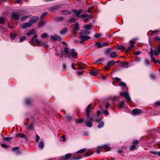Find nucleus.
I'll list each match as a JSON object with an SVG mask.
<instances>
[{
    "label": "nucleus",
    "instance_id": "473e14b6",
    "mask_svg": "<svg viewBox=\"0 0 160 160\" xmlns=\"http://www.w3.org/2000/svg\"><path fill=\"white\" fill-rule=\"evenodd\" d=\"M90 32H89L85 30H82L81 32V34L88 35L90 34Z\"/></svg>",
    "mask_w": 160,
    "mask_h": 160
},
{
    "label": "nucleus",
    "instance_id": "8fccbe9b",
    "mask_svg": "<svg viewBox=\"0 0 160 160\" xmlns=\"http://www.w3.org/2000/svg\"><path fill=\"white\" fill-rule=\"evenodd\" d=\"M86 148H84L81 149L78 151V152H79L81 153H83L86 150Z\"/></svg>",
    "mask_w": 160,
    "mask_h": 160
},
{
    "label": "nucleus",
    "instance_id": "4be33fe9",
    "mask_svg": "<svg viewBox=\"0 0 160 160\" xmlns=\"http://www.w3.org/2000/svg\"><path fill=\"white\" fill-rule=\"evenodd\" d=\"M34 128V124L33 123H31L30 124L26 127L27 129L30 130L33 129Z\"/></svg>",
    "mask_w": 160,
    "mask_h": 160
},
{
    "label": "nucleus",
    "instance_id": "e2e57ef3",
    "mask_svg": "<svg viewBox=\"0 0 160 160\" xmlns=\"http://www.w3.org/2000/svg\"><path fill=\"white\" fill-rule=\"evenodd\" d=\"M36 142H38L39 141V139H40V137L37 134H36Z\"/></svg>",
    "mask_w": 160,
    "mask_h": 160
},
{
    "label": "nucleus",
    "instance_id": "5fc2aeb1",
    "mask_svg": "<svg viewBox=\"0 0 160 160\" xmlns=\"http://www.w3.org/2000/svg\"><path fill=\"white\" fill-rule=\"evenodd\" d=\"M45 23L43 22H39L38 23V27L39 28H41Z\"/></svg>",
    "mask_w": 160,
    "mask_h": 160
},
{
    "label": "nucleus",
    "instance_id": "f704fd0d",
    "mask_svg": "<svg viewBox=\"0 0 160 160\" xmlns=\"http://www.w3.org/2000/svg\"><path fill=\"white\" fill-rule=\"evenodd\" d=\"M3 140L4 141L9 142L12 140V138L10 137H4L3 138Z\"/></svg>",
    "mask_w": 160,
    "mask_h": 160
},
{
    "label": "nucleus",
    "instance_id": "4d7b16f0",
    "mask_svg": "<svg viewBox=\"0 0 160 160\" xmlns=\"http://www.w3.org/2000/svg\"><path fill=\"white\" fill-rule=\"evenodd\" d=\"M102 112L104 115H108L109 114L108 112L106 110H103L102 111Z\"/></svg>",
    "mask_w": 160,
    "mask_h": 160
},
{
    "label": "nucleus",
    "instance_id": "49530a36",
    "mask_svg": "<svg viewBox=\"0 0 160 160\" xmlns=\"http://www.w3.org/2000/svg\"><path fill=\"white\" fill-rule=\"evenodd\" d=\"M119 86L121 87H125L127 89H128L127 88L126 86V84L123 82H121L119 84Z\"/></svg>",
    "mask_w": 160,
    "mask_h": 160
},
{
    "label": "nucleus",
    "instance_id": "6e6552de",
    "mask_svg": "<svg viewBox=\"0 0 160 160\" xmlns=\"http://www.w3.org/2000/svg\"><path fill=\"white\" fill-rule=\"evenodd\" d=\"M71 156V154H67L65 156H62L61 158V160H69Z\"/></svg>",
    "mask_w": 160,
    "mask_h": 160
},
{
    "label": "nucleus",
    "instance_id": "e433bc0d",
    "mask_svg": "<svg viewBox=\"0 0 160 160\" xmlns=\"http://www.w3.org/2000/svg\"><path fill=\"white\" fill-rule=\"evenodd\" d=\"M152 61L155 63H158L160 64V61L156 60L153 57H152Z\"/></svg>",
    "mask_w": 160,
    "mask_h": 160
},
{
    "label": "nucleus",
    "instance_id": "c9c22d12",
    "mask_svg": "<svg viewBox=\"0 0 160 160\" xmlns=\"http://www.w3.org/2000/svg\"><path fill=\"white\" fill-rule=\"evenodd\" d=\"M76 19L75 18H71L69 19L68 21V22L69 23H72L74 22H75Z\"/></svg>",
    "mask_w": 160,
    "mask_h": 160
},
{
    "label": "nucleus",
    "instance_id": "7ed1b4c3",
    "mask_svg": "<svg viewBox=\"0 0 160 160\" xmlns=\"http://www.w3.org/2000/svg\"><path fill=\"white\" fill-rule=\"evenodd\" d=\"M120 94L121 96H124L128 102L131 101V98L130 97L128 93V92H120Z\"/></svg>",
    "mask_w": 160,
    "mask_h": 160
},
{
    "label": "nucleus",
    "instance_id": "3c124183",
    "mask_svg": "<svg viewBox=\"0 0 160 160\" xmlns=\"http://www.w3.org/2000/svg\"><path fill=\"white\" fill-rule=\"evenodd\" d=\"M48 13L47 12H44L43 14H42L40 16V18L42 19L45 16L47 15Z\"/></svg>",
    "mask_w": 160,
    "mask_h": 160
},
{
    "label": "nucleus",
    "instance_id": "f8f14e48",
    "mask_svg": "<svg viewBox=\"0 0 160 160\" xmlns=\"http://www.w3.org/2000/svg\"><path fill=\"white\" fill-rule=\"evenodd\" d=\"M160 53V47H158L155 48L154 49V55L157 56Z\"/></svg>",
    "mask_w": 160,
    "mask_h": 160
},
{
    "label": "nucleus",
    "instance_id": "20e7f679",
    "mask_svg": "<svg viewBox=\"0 0 160 160\" xmlns=\"http://www.w3.org/2000/svg\"><path fill=\"white\" fill-rule=\"evenodd\" d=\"M70 54L69 56H68V57L69 58H71V57L72 56L73 58L75 57H76L78 55V53L74 49H72L70 51L69 53Z\"/></svg>",
    "mask_w": 160,
    "mask_h": 160
},
{
    "label": "nucleus",
    "instance_id": "de8ad7c7",
    "mask_svg": "<svg viewBox=\"0 0 160 160\" xmlns=\"http://www.w3.org/2000/svg\"><path fill=\"white\" fill-rule=\"evenodd\" d=\"M112 50L111 48H107L105 51V52L106 54H108L109 52H111Z\"/></svg>",
    "mask_w": 160,
    "mask_h": 160
},
{
    "label": "nucleus",
    "instance_id": "9b49d317",
    "mask_svg": "<svg viewBox=\"0 0 160 160\" xmlns=\"http://www.w3.org/2000/svg\"><path fill=\"white\" fill-rule=\"evenodd\" d=\"M62 7L61 5H58L51 7L50 9L51 11L52 12L57 9L60 8Z\"/></svg>",
    "mask_w": 160,
    "mask_h": 160
},
{
    "label": "nucleus",
    "instance_id": "09e8293b",
    "mask_svg": "<svg viewBox=\"0 0 160 160\" xmlns=\"http://www.w3.org/2000/svg\"><path fill=\"white\" fill-rule=\"evenodd\" d=\"M83 122V119L82 118H80L78 119L77 121H76V122L77 123H81Z\"/></svg>",
    "mask_w": 160,
    "mask_h": 160
},
{
    "label": "nucleus",
    "instance_id": "dca6fc26",
    "mask_svg": "<svg viewBox=\"0 0 160 160\" xmlns=\"http://www.w3.org/2000/svg\"><path fill=\"white\" fill-rule=\"evenodd\" d=\"M141 112H142L140 110L138 109H135L132 110V114L133 115H135L136 114H139Z\"/></svg>",
    "mask_w": 160,
    "mask_h": 160
},
{
    "label": "nucleus",
    "instance_id": "338daca9",
    "mask_svg": "<svg viewBox=\"0 0 160 160\" xmlns=\"http://www.w3.org/2000/svg\"><path fill=\"white\" fill-rule=\"evenodd\" d=\"M93 8V6H92L91 7L89 8L88 9V11L89 12H90V11L92 10V9Z\"/></svg>",
    "mask_w": 160,
    "mask_h": 160
},
{
    "label": "nucleus",
    "instance_id": "4c0bfd02",
    "mask_svg": "<svg viewBox=\"0 0 160 160\" xmlns=\"http://www.w3.org/2000/svg\"><path fill=\"white\" fill-rule=\"evenodd\" d=\"M145 65L147 66H150L151 65V63L149 60L146 59L144 60Z\"/></svg>",
    "mask_w": 160,
    "mask_h": 160
},
{
    "label": "nucleus",
    "instance_id": "0e129e2a",
    "mask_svg": "<svg viewBox=\"0 0 160 160\" xmlns=\"http://www.w3.org/2000/svg\"><path fill=\"white\" fill-rule=\"evenodd\" d=\"M110 106V104L108 102H107L105 104V108L106 109L108 108Z\"/></svg>",
    "mask_w": 160,
    "mask_h": 160
},
{
    "label": "nucleus",
    "instance_id": "69168bd1",
    "mask_svg": "<svg viewBox=\"0 0 160 160\" xmlns=\"http://www.w3.org/2000/svg\"><path fill=\"white\" fill-rule=\"evenodd\" d=\"M141 53V52L139 51H137L134 53V54L135 55H140Z\"/></svg>",
    "mask_w": 160,
    "mask_h": 160
},
{
    "label": "nucleus",
    "instance_id": "412c9836",
    "mask_svg": "<svg viewBox=\"0 0 160 160\" xmlns=\"http://www.w3.org/2000/svg\"><path fill=\"white\" fill-rule=\"evenodd\" d=\"M98 70H93L90 72V73L92 76H96L98 74Z\"/></svg>",
    "mask_w": 160,
    "mask_h": 160
},
{
    "label": "nucleus",
    "instance_id": "0eeeda50",
    "mask_svg": "<svg viewBox=\"0 0 160 160\" xmlns=\"http://www.w3.org/2000/svg\"><path fill=\"white\" fill-rule=\"evenodd\" d=\"M72 12L75 13V15L78 17L80 18L81 15L80 14L81 13L82 10L81 9H80L79 10H77L76 9H72Z\"/></svg>",
    "mask_w": 160,
    "mask_h": 160
},
{
    "label": "nucleus",
    "instance_id": "a18cd8bd",
    "mask_svg": "<svg viewBox=\"0 0 160 160\" xmlns=\"http://www.w3.org/2000/svg\"><path fill=\"white\" fill-rule=\"evenodd\" d=\"M26 39V37L25 36H23L20 38L19 39V42H22L24 41Z\"/></svg>",
    "mask_w": 160,
    "mask_h": 160
},
{
    "label": "nucleus",
    "instance_id": "393cba45",
    "mask_svg": "<svg viewBox=\"0 0 160 160\" xmlns=\"http://www.w3.org/2000/svg\"><path fill=\"white\" fill-rule=\"evenodd\" d=\"M102 147L106 149L107 151H109L110 150L111 148L109 147L108 145H104L102 146Z\"/></svg>",
    "mask_w": 160,
    "mask_h": 160
},
{
    "label": "nucleus",
    "instance_id": "6e6d98bb",
    "mask_svg": "<svg viewBox=\"0 0 160 160\" xmlns=\"http://www.w3.org/2000/svg\"><path fill=\"white\" fill-rule=\"evenodd\" d=\"M136 148V146L135 145H132L131 146V147L130 148V149L131 150H135Z\"/></svg>",
    "mask_w": 160,
    "mask_h": 160
},
{
    "label": "nucleus",
    "instance_id": "1a4fd4ad",
    "mask_svg": "<svg viewBox=\"0 0 160 160\" xmlns=\"http://www.w3.org/2000/svg\"><path fill=\"white\" fill-rule=\"evenodd\" d=\"M91 107V104H89L87 107L86 110V117H89L90 115V108Z\"/></svg>",
    "mask_w": 160,
    "mask_h": 160
},
{
    "label": "nucleus",
    "instance_id": "bf43d9fd",
    "mask_svg": "<svg viewBox=\"0 0 160 160\" xmlns=\"http://www.w3.org/2000/svg\"><path fill=\"white\" fill-rule=\"evenodd\" d=\"M19 137L21 138H25V139H27V138L26 137V136L22 133H21Z\"/></svg>",
    "mask_w": 160,
    "mask_h": 160
},
{
    "label": "nucleus",
    "instance_id": "423d86ee",
    "mask_svg": "<svg viewBox=\"0 0 160 160\" xmlns=\"http://www.w3.org/2000/svg\"><path fill=\"white\" fill-rule=\"evenodd\" d=\"M79 38L81 40V41L80 42L81 43H82L83 42L87 40L90 38V37L89 36H84L82 34L79 36Z\"/></svg>",
    "mask_w": 160,
    "mask_h": 160
},
{
    "label": "nucleus",
    "instance_id": "58836bf2",
    "mask_svg": "<svg viewBox=\"0 0 160 160\" xmlns=\"http://www.w3.org/2000/svg\"><path fill=\"white\" fill-rule=\"evenodd\" d=\"M150 55L151 56V58L152 59V57H153L152 56L154 55V50H153L152 48H150V51L149 52Z\"/></svg>",
    "mask_w": 160,
    "mask_h": 160
},
{
    "label": "nucleus",
    "instance_id": "aec40b11",
    "mask_svg": "<svg viewBox=\"0 0 160 160\" xmlns=\"http://www.w3.org/2000/svg\"><path fill=\"white\" fill-rule=\"evenodd\" d=\"M79 29V25L78 23H76L75 25L74 28L73 30V33L75 34L77 31H78Z\"/></svg>",
    "mask_w": 160,
    "mask_h": 160
},
{
    "label": "nucleus",
    "instance_id": "f257e3e1",
    "mask_svg": "<svg viewBox=\"0 0 160 160\" xmlns=\"http://www.w3.org/2000/svg\"><path fill=\"white\" fill-rule=\"evenodd\" d=\"M22 12L23 11H21L19 12L18 13H12L11 14V17L16 20H18L20 18L19 16L22 15Z\"/></svg>",
    "mask_w": 160,
    "mask_h": 160
},
{
    "label": "nucleus",
    "instance_id": "b1692460",
    "mask_svg": "<svg viewBox=\"0 0 160 160\" xmlns=\"http://www.w3.org/2000/svg\"><path fill=\"white\" fill-rule=\"evenodd\" d=\"M117 54L115 52H112L110 54V56L111 58H113L117 57Z\"/></svg>",
    "mask_w": 160,
    "mask_h": 160
},
{
    "label": "nucleus",
    "instance_id": "a19ab883",
    "mask_svg": "<svg viewBox=\"0 0 160 160\" xmlns=\"http://www.w3.org/2000/svg\"><path fill=\"white\" fill-rule=\"evenodd\" d=\"M117 49L118 50H123L125 49V48L123 46L120 45L118 47Z\"/></svg>",
    "mask_w": 160,
    "mask_h": 160
},
{
    "label": "nucleus",
    "instance_id": "a211bd4d",
    "mask_svg": "<svg viewBox=\"0 0 160 160\" xmlns=\"http://www.w3.org/2000/svg\"><path fill=\"white\" fill-rule=\"evenodd\" d=\"M61 14L62 15H69L71 14V12H69L68 10L64 9L61 11Z\"/></svg>",
    "mask_w": 160,
    "mask_h": 160
},
{
    "label": "nucleus",
    "instance_id": "39448f33",
    "mask_svg": "<svg viewBox=\"0 0 160 160\" xmlns=\"http://www.w3.org/2000/svg\"><path fill=\"white\" fill-rule=\"evenodd\" d=\"M32 26L30 22H25L20 25V27L22 29H25Z\"/></svg>",
    "mask_w": 160,
    "mask_h": 160
},
{
    "label": "nucleus",
    "instance_id": "680f3d73",
    "mask_svg": "<svg viewBox=\"0 0 160 160\" xmlns=\"http://www.w3.org/2000/svg\"><path fill=\"white\" fill-rule=\"evenodd\" d=\"M101 36V34L97 33L94 35V37L96 38H98Z\"/></svg>",
    "mask_w": 160,
    "mask_h": 160
},
{
    "label": "nucleus",
    "instance_id": "2eb2a0df",
    "mask_svg": "<svg viewBox=\"0 0 160 160\" xmlns=\"http://www.w3.org/2000/svg\"><path fill=\"white\" fill-rule=\"evenodd\" d=\"M124 104V102L123 101H120L118 104L119 109H121V108H123Z\"/></svg>",
    "mask_w": 160,
    "mask_h": 160
},
{
    "label": "nucleus",
    "instance_id": "603ef678",
    "mask_svg": "<svg viewBox=\"0 0 160 160\" xmlns=\"http://www.w3.org/2000/svg\"><path fill=\"white\" fill-rule=\"evenodd\" d=\"M5 22V19L4 18L2 17L0 18V23L3 24Z\"/></svg>",
    "mask_w": 160,
    "mask_h": 160
},
{
    "label": "nucleus",
    "instance_id": "052dcab7",
    "mask_svg": "<svg viewBox=\"0 0 160 160\" xmlns=\"http://www.w3.org/2000/svg\"><path fill=\"white\" fill-rule=\"evenodd\" d=\"M28 17L29 16H23L21 18V20L22 21H24L25 20H26Z\"/></svg>",
    "mask_w": 160,
    "mask_h": 160
},
{
    "label": "nucleus",
    "instance_id": "5701e85b",
    "mask_svg": "<svg viewBox=\"0 0 160 160\" xmlns=\"http://www.w3.org/2000/svg\"><path fill=\"white\" fill-rule=\"evenodd\" d=\"M64 52L65 53V54H66L67 55L68 57V56H69L70 54H69V53L70 52V51H69L68 48L66 47H65L64 48Z\"/></svg>",
    "mask_w": 160,
    "mask_h": 160
},
{
    "label": "nucleus",
    "instance_id": "6ab92c4d",
    "mask_svg": "<svg viewBox=\"0 0 160 160\" xmlns=\"http://www.w3.org/2000/svg\"><path fill=\"white\" fill-rule=\"evenodd\" d=\"M35 32V30L34 29H32L31 30H30L27 32L26 35L27 36H29L32 34H34Z\"/></svg>",
    "mask_w": 160,
    "mask_h": 160
},
{
    "label": "nucleus",
    "instance_id": "bb28decb",
    "mask_svg": "<svg viewBox=\"0 0 160 160\" xmlns=\"http://www.w3.org/2000/svg\"><path fill=\"white\" fill-rule=\"evenodd\" d=\"M115 62L113 61H112V60H110V61H109L108 62H107V65L109 66H112V65H113L115 64Z\"/></svg>",
    "mask_w": 160,
    "mask_h": 160
},
{
    "label": "nucleus",
    "instance_id": "37998d69",
    "mask_svg": "<svg viewBox=\"0 0 160 160\" xmlns=\"http://www.w3.org/2000/svg\"><path fill=\"white\" fill-rule=\"evenodd\" d=\"M26 104L27 105H29L31 102V100L30 99H27L26 100Z\"/></svg>",
    "mask_w": 160,
    "mask_h": 160
},
{
    "label": "nucleus",
    "instance_id": "f03ea898",
    "mask_svg": "<svg viewBox=\"0 0 160 160\" xmlns=\"http://www.w3.org/2000/svg\"><path fill=\"white\" fill-rule=\"evenodd\" d=\"M87 119L85 123L87 126L89 127H91L92 126V122L93 119L92 117H87Z\"/></svg>",
    "mask_w": 160,
    "mask_h": 160
},
{
    "label": "nucleus",
    "instance_id": "ddd939ff",
    "mask_svg": "<svg viewBox=\"0 0 160 160\" xmlns=\"http://www.w3.org/2000/svg\"><path fill=\"white\" fill-rule=\"evenodd\" d=\"M35 42L37 45L39 46H42L44 45V42L43 41H39L38 39H36L35 40Z\"/></svg>",
    "mask_w": 160,
    "mask_h": 160
},
{
    "label": "nucleus",
    "instance_id": "a878e982",
    "mask_svg": "<svg viewBox=\"0 0 160 160\" xmlns=\"http://www.w3.org/2000/svg\"><path fill=\"white\" fill-rule=\"evenodd\" d=\"M20 147H16L13 148H12V151H17V153L18 154L19 153V151H18V150L19 149Z\"/></svg>",
    "mask_w": 160,
    "mask_h": 160
},
{
    "label": "nucleus",
    "instance_id": "c85d7f7f",
    "mask_svg": "<svg viewBox=\"0 0 160 160\" xmlns=\"http://www.w3.org/2000/svg\"><path fill=\"white\" fill-rule=\"evenodd\" d=\"M104 59L102 58H101L97 60L94 63L96 64L100 63L103 61Z\"/></svg>",
    "mask_w": 160,
    "mask_h": 160
},
{
    "label": "nucleus",
    "instance_id": "13d9d810",
    "mask_svg": "<svg viewBox=\"0 0 160 160\" xmlns=\"http://www.w3.org/2000/svg\"><path fill=\"white\" fill-rule=\"evenodd\" d=\"M10 38L11 39L13 40L16 37V35L14 33H12L10 35Z\"/></svg>",
    "mask_w": 160,
    "mask_h": 160
},
{
    "label": "nucleus",
    "instance_id": "864d4df0",
    "mask_svg": "<svg viewBox=\"0 0 160 160\" xmlns=\"http://www.w3.org/2000/svg\"><path fill=\"white\" fill-rule=\"evenodd\" d=\"M50 37L54 41H56L57 40V35H55L54 36H51Z\"/></svg>",
    "mask_w": 160,
    "mask_h": 160
},
{
    "label": "nucleus",
    "instance_id": "72a5a7b5",
    "mask_svg": "<svg viewBox=\"0 0 160 160\" xmlns=\"http://www.w3.org/2000/svg\"><path fill=\"white\" fill-rule=\"evenodd\" d=\"M38 146L41 149H42L43 148L44 146V143L43 141H41L39 142L38 144Z\"/></svg>",
    "mask_w": 160,
    "mask_h": 160
},
{
    "label": "nucleus",
    "instance_id": "ea45409f",
    "mask_svg": "<svg viewBox=\"0 0 160 160\" xmlns=\"http://www.w3.org/2000/svg\"><path fill=\"white\" fill-rule=\"evenodd\" d=\"M48 35L47 33H44L43 34H41V37L42 38H46L48 37Z\"/></svg>",
    "mask_w": 160,
    "mask_h": 160
},
{
    "label": "nucleus",
    "instance_id": "cd10ccee",
    "mask_svg": "<svg viewBox=\"0 0 160 160\" xmlns=\"http://www.w3.org/2000/svg\"><path fill=\"white\" fill-rule=\"evenodd\" d=\"M67 32V29L66 28H63L61 31L60 33L61 34H64Z\"/></svg>",
    "mask_w": 160,
    "mask_h": 160
},
{
    "label": "nucleus",
    "instance_id": "79ce46f5",
    "mask_svg": "<svg viewBox=\"0 0 160 160\" xmlns=\"http://www.w3.org/2000/svg\"><path fill=\"white\" fill-rule=\"evenodd\" d=\"M128 62H126L125 63H123L121 65V66L122 68H126L128 66Z\"/></svg>",
    "mask_w": 160,
    "mask_h": 160
},
{
    "label": "nucleus",
    "instance_id": "c03bdc74",
    "mask_svg": "<svg viewBox=\"0 0 160 160\" xmlns=\"http://www.w3.org/2000/svg\"><path fill=\"white\" fill-rule=\"evenodd\" d=\"M96 45H97L98 48H100L102 47V44L99 42H98L96 43Z\"/></svg>",
    "mask_w": 160,
    "mask_h": 160
},
{
    "label": "nucleus",
    "instance_id": "c756f323",
    "mask_svg": "<svg viewBox=\"0 0 160 160\" xmlns=\"http://www.w3.org/2000/svg\"><path fill=\"white\" fill-rule=\"evenodd\" d=\"M64 19V17L61 16L56 18L55 19V20L58 21H63Z\"/></svg>",
    "mask_w": 160,
    "mask_h": 160
},
{
    "label": "nucleus",
    "instance_id": "4468645a",
    "mask_svg": "<svg viewBox=\"0 0 160 160\" xmlns=\"http://www.w3.org/2000/svg\"><path fill=\"white\" fill-rule=\"evenodd\" d=\"M92 24L91 23H90L84 26L83 27V28H85L87 30H89L92 29Z\"/></svg>",
    "mask_w": 160,
    "mask_h": 160
},
{
    "label": "nucleus",
    "instance_id": "f3484780",
    "mask_svg": "<svg viewBox=\"0 0 160 160\" xmlns=\"http://www.w3.org/2000/svg\"><path fill=\"white\" fill-rule=\"evenodd\" d=\"M80 18H86L88 19V18H91L92 16L91 15H88L87 14H83L80 16Z\"/></svg>",
    "mask_w": 160,
    "mask_h": 160
},
{
    "label": "nucleus",
    "instance_id": "7c9ffc66",
    "mask_svg": "<svg viewBox=\"0 0 160 160\" xmlns=\"http://www.w3.org/2000/svg\"><path fill=\"white\" fill-rule=\"evenodd\" d=\"M134 46L133 45H131L129 46L128 48L126 50V52L127 53H128L130 50H131L132 48L134 47Z\"/></svg>",
    "mask_w": 160,
    "mask_h": 160
},
{
    "label": "nucleus",
    "instance_id": "9d476101",
    "mask_svg": "<svg viewBox=\"0 0 160 160\" xmlns=\"http://www.w3.org/2000/svg\"><path fill=\"white\" fill-rule=\"evenodd\" d=\"M38 18V16H33L29 20V22L31 24L32 23H34L37 21Z\"/></svg>",
    "mask_w": 160,
    "mask_h": 160
},
{
    "label": "nucleus",
    "instance_id": "774afa93",
    "mask_svg": "<svg viewBox=\"0 0 160 160\" xmlns=\"http://www.w3.org/2000/svg\"><path fill=\"white\" fill-rule=\"evenodd\" d=\"M108 44L107 42H104L102 44V47L104 46H108Z\"/></svg>",
    "mask_w": 160,
    "mask_h": 160
},
{
    "label": "nucleus",
    "instance_id": "2f4dec72",
    "mask_svg": "<svg viewBox=\"0 0 160 160\" xmlns=\"http://www.w3.org/2000/svg\"><path fill=\"white\" fill-rule=\"evenodd\" d=\"M104 125V122L103 121H101L100 122L98 125L97 127L99 128H100L103 127Z\"/></svg>",
    "mask_w": 160,
    "mask_h": 160
}]
</instances>
